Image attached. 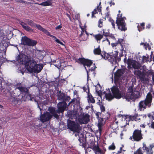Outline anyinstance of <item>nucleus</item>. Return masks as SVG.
<instances>
[{
    "label": "nucleus",
    "instance_id": "1",
    "mask_svg": "<svg viewBox=\"0 0 154 154\" xmlns=\"http://www.w3.org/2000/svg\"><path fill=\"white\" fill-rule=\"evenodd\" d=\"M25 66L28 72L31 73L33 72L36 73L40 72L43 67L42 64H37L34 60H31L29 58L26 61Z\"/></svg>",
    "mask_w": 154,
    "mask_h": 154
},
{
    "label": "nucleus",
    "instance_id": "2",
    "mask_svg": "<svg viewBox=\"0 0 154 154\" xmlns=\"http://www.w3.org/2000/svg\"><path fill=\"white\" fill-rule=\"evenodd\" d=\"M152 96L151 92L147 94L144 100L140 101L138 104V109L140 111H144L146 108H149L152 105V97L154 98V91Z\"/></svg>",
    "mask_w": 154,
    "mask_h": 154
},
{
    "label": "nucleus",
    "instance_id": "3",
    "mask_svg": "<svg viewBox=\"0 0 154 154\" xmlns=\"http://www.w3.org/2000/svg\"><path fill=\"white\" fill-rule=\"evenodd\" d=\"M140 96V92L134 90L132 86H129L128 88V92L124 95V97L126 100L133 101L138 98Z\"/></svg>",
    "mask_w": 154,
    "mask_h": 154
},
{
    "label": "nucleus",
    "instance_id": "4",
    "mask_svg": "<svg viewBox=\"0 0 154 154\" xmlns=\"http://www.w3.org/2000/svg\"><path fill=\"white\" fill-rule=\"evenodd\" d=\"M67 127L71 131L74 132H76L75 134L76 137L79 136V134L82 129V128L78 122L69 120L68 121Z\"/></svg>",
    "mask_w": 154,
    "mask_h": 154
},
{
    "label": "nucleus",
    "instance_id": "5",
    "mask_svg": "<svg viewBox=\"0 0 154 154\" xmlns=\"http://www.w3.org/2000/svg\"><path fill=\"white\" fill-rule=\"evenodd\" d=\"M25 21L27 23L23 22L20 21V24L22 27L27 32H34V30L28 26L27 24L31 27H35L36 23H34L32 20L29 19H26Z\"/></svg>",
    "mask_w": 154,
    "mask_h": 154
},
{
    "label": "nucleus",
    "instance_id": "6",
    "mask_svg": "<svg viewBox=\"0 0 154 154\" xmlns=\"http://www.w3.org/2000/svg\"><path fill=\"white\" fill-rule=\"evenodd\" d=\"M122 14H117V17L116 18V23L117 24L119 29L122 31H125L127 30V28L126 26V24L125 23V20L121 17Z\"/></svg>",
    "mask_w": 154,
    "mask_h": 154
},
{
    "label": "nucleus",
    "instance_id": "7",
    "mask_svg": "<svg viewBox=\"0 0 154 154\" xmlns=\"http://www.w3.org/2000/svg\"><path fill=\"white\" fill-rule=\"evenodd\" d=\"M143 139L142 131L141 129H135L132 135L130 137L129 139L133 141L139 142Z\"/></svg>",
    "mask_w": 154,
    "mask_h": 154
},
{
    "label": "nucleus",
    "instance_id": "8",
    "mask_svg": "<svg viewBox=\"0 0 154 154\" xmlns=\"http://www.w3.org/2000/svg\"><path fill=\"white\" fill-rule=\"evenodd\" d=\"M75 62L83 65L85 67L87 66V67H90L93 64V62L91 60L85 59L84 57L76 59Z\"/></svg>",
    "mask_w": 154,
    "mask_h": 154
},
{
    "label": "nucleus",
    "instance_id": "9",
    "mask_svg": "<svg viewBox=\"0 0 154 154\" xmlns=\"http://www.w3.org/2000/svg\"><path fill=\"white\" fill-rule=\"evenodd\" d=\"M111 90L112 93L115 98L120 99L122 97V94L117 85H113L111 88Z\"/></svg>",
    "mask_w": 154,
    "mask_h": 154
},
{
    "label": "nucleus",
    "instance_id": "10",
    "mask_svg": "<svg viewBox=\"0 0 154 154\" xmlns=\"http://www.w3.org/2000/svg\"><path fill=\"white\" fill-rule=\"evenodd\" d=\"M90 121V116L87 113H83L80 115L78 121L80 124H87Z\"/></svg>",
    "mask_w": 154,
    "mask_h": 154
},
{
    "label": "nucleus",
    "instance_id": "11",
    "mask_svg": "<svg viewBox=\"0 0 154 154\" xmlns=\"http://www.w3.org/2000/svg\"><path fill=\"white\" fill-rule=\"evenodd\" d=\"M110 116V113L108 112H104L102 114L100 119H99V123H98L99 129L100 127H101L102 125L109 119Z\"/></svg>",
    "mask_w": 154,
    "mask_h": 154
},
{
    "label": "nucleus",
    "instance_id": "12",
    "mask_svg": "<svg viewBox=\"0 0 154 154\" xmlns=\"http://www.w3.org/2000/svg\"><path fill=\"white\" fill-rule=\"evenodd\" d=\"M28 59V56L23 53L18 55L16 58V60L19 63L24 65Z\"/></svg>",
    "mask_w": 154,
    "mask_h": 154
},
{
    "label": "nucleus",
    "instance_id": "13",
    "mask_svg": "<svg viewBox=\"0 0 154 154\" xmlns=\"http://www.w3.org/2000/svg\"><path fill=\"white\" fill-rule=\"evenodd\" d=\"M68 106L66 103L60 102L57 104V112L60 114V113H63L65 110L66 108Z\"/></svg>",
    "mask_w": 154,
    "mask_h": 154
},
{
    "label": "nucleus",
    "instance_id": "14",
    "mask_svg": "<svg viewBox=\"0 0 154 154\" xmlns=\"http://www.w3.org/2000/svg\"><path fill=\"white\" fill-rule=\"evenodd\" d=\"M116 55L113 54V55L109 54L105 52H102L101 54V56L105 60H108L109 61L113 63L115 59V57Z\"/></svg>",
    "mask_w": 154,
    "mask_h": 154
},
{
    "label": "nucleus",
    "instance_id": "15",
    "mask_svg": "<svg viewBox=\"0 0 154 154\" xmlns=\"http://www.w3.org/2000/svg\"><path fill=\"white\" fill-rule=\"evenodd\" d=\"M119 44H120L121 46L120 49L121 51H123L124 50V48L126 45L124 39L119 38L118 40L115 43H112L111 45L113 47H114L117 46V45Z\"/></svg>",
    "mask_w": 154,
    "mask_h": 154
},
{
    "label": "nucleus",
    "instance_id": "16",
    "mask_svg": "<svg viewBox=\"0 0 154 154\" xmlns=\"http://www.w3.org/2000/svg\"><path fill=\"white\" fill-rule=\"evenodd\" d=\"M52 117V116L50 114V113L46 112L41 116L40 121L42 122H44L50 120Z\"/></svg>",
    "mask_w": 154,
    "mask_h": 154
},
{
    "label": "nucleus",
    "instance_id": "17",
    "mask_svg": "<svg viewBox=\"0 0 154 154\" xmlns=\"http://www.w3.org/2000/svg\"><path fill=\"white\" fill-rule=\"evenodd\" d=\"M124 70L123 69H118L114 73V80L115 81L118 82L121 76L123 75Z\"/></svg>",
    "mask_w": 154,
    "mask_h": 154
},
{
    "label": "nucleus",
    "instance_id": "18",
    "mask_svg": "<svg viewBox=\"0 0 154 154\" xmlns=\"http://www.w3.org/2000/svg\"><path fill=\"white\" fill-rule=\"evenodd\" d=\"M134 74L138 77L141 81H143L145 79V72L140 70H135L134 72Z\"/></svg>",
    "mask_w": 154,
    "mask_h": 154
},
{
    "label": "nucleus",
    "instance_id": "19",
    "mask_svg": "<svg viewBox=\"0 0 154 154\" xmlns=\"http://www.w3.org/2000/svg\"><path fill=\"white\" fill-rule=\"evenodd\" d=\"M19 97H21V102H24L26 100H32L33 99V97H32L31 94H29L28 93H26L25 94L19 95Z\"/></svg>",
    "mask_w": 154,
    "mask_h": 154
},
{
    "label": "nucleus",
    "instance_id": "20",
    "mask_svg": "<svg viewBox=\"0 0 154 154\" xmlns=\"http://www.w3.org/2000/svg\"><path fill=\"white\" fill-rule=\"evenodd\" d=\"M16 88L18 89L21 93V94L20 95H24V94H25L26 93H28L29 89L27 88L21 86V84H17L16 87Z\"/></svg>",
    "mask_w": 154,
    "mask_h": 154
},
{
    "label": "nucleus",
    "instance_id": "21",
    "mask_svg": "<svg viewBox=\"0 0 154 154\" xmlns=\"http://www.w3.org/2000/svg\"><path fill=\"white\" fill-rule=\"evenodd\" d=\"M77 114L78 111L76 110H69L67 112V116L72 119H76Z\"/></svg>",
    "mask_w": 154,
    "mask_h": 154
},
{
    "label": "nucleus",
    "instance_id": "22",
    "mask_svg": "<svg viewBox=\"0 0 154 154\" xmlns=\"http://www.w3.org/2000/svg\"><path fill=\"white\" fill-rule=\"evenodd\" d=\"M111 128L112 129V131H111V132L109 134L110 135L113 132L117 134V131L119 129L118 122H116L111 125L110 127H109L108 128V132L109 131V129Z\"/></svg>",
    "mask_w": 154,
    "mask_h": 154
},
{
    "label": "nucleus",
    "instance_id": "23",
    "mask_svg": "<svg viewBox=\"0 0 154 154\" xmlns=\"http://www.w3.org/2000/svg\"><path fill=\"white\" fill-rule=\"evenodd\" d=\"M140 115L137 113H135L134 115H130L129 116V120L140 122L141 120V119L140 117Z\"/></svg>",
    "mask_w": 154,
    "mask_h": 154
},
{
    "label": "nucleus",
    "instance_id": "24",
    "mask_svg": "<svg viewBox=\"0 0 154 154\" xmlns=\"http://www.w3.org/2000/svg\"><path fill=\"white\" fill-rule=\"evenodd\" d=\"M48 111L52 114V116H53L54 118L57 119L59 118V116L57 114V110H56L55 108L53 107H50L48 109Z\"/></svg>",
    "mask_w": 154,
    "mask_h": 154
},
{
    "label": "nucleus",
    "instance_id": "25",
    "mask_svg": "<svg viewBox=\"0 0 154 154\" xmlns=\"http://www.w3.org/2000/svg\"><path fill=\"white\" fill-rule=\"evenodd\" d=\"M10 100L12 101V103L16 105L18 103L21 102V97H19V95L17 96V97H11L10 98Z\"/></svg>",
    "mask_w": 154,
    "mask_h": 154
},
{
    "label": "nucleus",
    "instance_id": "26",
    "mask_svg": "<svg viewBox=\"0 0 154 154\" xmlns=\"http://www.w3.org/2000/svg\"><path fill=\"white\" fill-rule=\"evenodd\" d=\"M101 6H100V5L99 6H97V7L93 11H92L91 15V17L92 18H96V17L94 16V15L97 14L98 12H100V13H101Z\"/></svg>",
    "mask_w": 154,
    "mask_h": 154
},
{
    "label": "nucleus",
    "instance_id": "27",
    "mask_svg": "<svg viewBox=\"0 0 154 154\" xmlns=\"http://www.w3.org/2000/svg\"><path fill=\"white\" fill-rule=\"evenodd\" d=\"M90 148L92 149L94 152L96 154H98L100 153L101 152V150L99 148V147L98 144L95 146H91Z\"/></svg>",
    "mask_w": 154,
    "mask_h": 154
},
{
    "label": "nucleus",
    "instance_id": "28",
    "mask_svg": "<svg viewBox=\"0 0 154 154\" xmlns=\"http://www.w3.org/2000/svg\"><path fill=\"white\" fill-rule=\"evenodd\" d=\"M29 38L26 36L22 37L21 39V44L24 45H28Z\"/></svg>",
    "mask_w": 154,
    "mask_h": 154
},
{
    "label": "nucleus",
    "instance_id": "29",
    "mask_svg": "<svg viewBox=\"0 0 154 154\" xmlns=\"http://www.w3.org/2000/svg\"><path fill=\"white\" fill-rule=\"evenodd\" d=\"M65 93L61 92V91H58L57 93V99L59 100H63L65 96Z\"/></svg>",
    "mask_w": 154,
    "mask_h": 154
},
{
    "label": "nucleus",
    "instance_id": "30",
    "mask_svg": "<svg viewBox=\"0 0 154 154\" xmlns=\"http://www.w3.org/2000/svg\"><path fill=\"white\" fill-rule=\"evenodd\" d=\"M78 137H79V140L80 142V145L85 148L86 146V143L85 140L83 137H80L79 136H78Z\"/></svg>",
    "mask_w": 154,
    "mask_h": 154
},
{
    "label": "nucleus",
    "instance_id": "31",
    "mask_svg": "<svg viewBox=\"0 0 154 154\" xmlns=\"http://www.w3.org/2000/svg\"><path fill=\"white\" fill-rule=\"evenodd\" d=\"M52 1V0H47L46 1L43 2L39 5L43 6H51Z\"/></svg>",
    "mask_w": 154,
    "mask_h": 154
},
{
    "label": "nucleus",
    "instance_id": "32",
    "mask_svg": "<svg viewBox=\"0 0 154 154\" xmlns=\"http://www.w3.org/2000/svg\"><path fill=\"white\" fill-rule=\"evenodd\" d=\"M88 94L87 100L88 102L92 103H95V101L94 97H93L92 95L89 93H88Z\"/></svg>",
    "mask_w": 154,
    "mask_h": 154
},
{
    "label": "nucleus",
    "instance_id": "33",
    "mask_svg": "<svg viewBox=\"0 0 154 154\" xmlns=\"http://www.w3.org/2000/svg\"><path fill=\"white\" fill-rule=\"evenodd\" d=\"M105 98L106 100L108 101H111L115 98L113 95L110 92L108 93H106L105 94Z\"/></svg>",
    "mask_w": 154,
    "mask_h": 154
},
{
    "label": "nucleus",
    "instance_id": "34",
    "mask_svg": "<svg viewBox=\"0 0 154 154\" xmlns=\"http://www.w3.org/2000/svg\"><path fill=\"white\" fill-rule=\"evenodd\" d=\"M131 66L134 69H139L141 67L140 64L135 60Z\"/></svg>",
    "mask_w": 154,
    "mask_h": 154
},
{
    "label": "nucleus",
    "instance_id": "35",
    "mask_svg": "<svg viewBox=\"0 0 154 154\" xmlns=\"http://www.w3.org/2000/svg\"><path fill=\"white\" fill-rule=\"evenodd\" d=\"M93 37L97 40V42L100 41L103 38V35L100 34H97L96 35H93Z\"/></svg>",
    "mask_w": 154,
    "mask_h": 154
},
{
    "label": "nucleus",
    "instance_id": "36",
    "mask_svg": "<svg viewBox=\"0 0 154 154\" xmlns=\"http://www.w3.org/2000/svg\"><path fill=\"white\" fill-rule=\"evenodd\" d=\"M103 52H101V50L100 48V46L97 48H95L94 50V54L101 55V54Z\"/></svg>",
    "mask_w": 154,
    "mask_h": 154
},
{
    "label": "nucleus",
    "instance_id": "37",
    "mask_svg": "<svg viewBox=\"0 0 154 154\" xmlns=\"http://www.w3.org/2000/svg\"><path fill=\"white\" fill-rule=\"evenodd\" d=\"M142 144L143 146L142 147V149L144 151V152H146V154L149 153L150 152L149 148L146 146L145 143H143Z\"/></svg>",
    "mask_w": 154,
    "mask_h": 154
},
{
    "label": "nucleus",
    "instance_id": "38",
    "mask_svg": "<svg viewBox=\"0 0 154 154\" xmlns=\"http://www.w3.org/2000/svg\"><path fill=\"white\" fill-rule=\"evenodd\" d=\"M37 42L35 40L29 38L28 46H34L37 44Z\"/></svg>",
    "mask_w": 154,
    "mask_h": 154
},
{
    "label": "nucleus",
    "instance_id": "39",
    "mask_svg": "<svg viewBox=\"0 0 154 154\" xmlns=\"http://www.w3.org/2000/svg\"><path fill=\"white\" fill-rule=\"evenodd\" d=\"M140 45H143L146 50H147V49H148L149 50H150L151 49V47L149 44L147 43V42L143 43L142 42L140 43Z\"/></svg>",
    "mask_w": 154,
    "mask_h": 154
},
{
    "label": "nucleus",
    "instance_id": "40",
    "mask_svg": "<svg viewBox=\"0 0 154 154\" xmlns=\"http://www.w3.org/2000/svg\"><path fill=\"white\" fill-rule=\"evenodd\" d=\"M146 75L149 76L151 75L152 77L154 76V71L153 70L151 69L148 70V71L146 72H145Z\"/></svg>",
    "mask_w": 154,
    "mask_h": 154
},
{
    "label": "nucleus",
    "instance_id": "41",
    "mask_svg": "<svg viewBox=\"0 0 154 154\" xmlns=\"http://www.w3.org/2000/svg\"><path fill=\"white\" fill-rule=\"evenodd\" d=\"M94 67H92L90 69H89L88 70L86 67H85V69L87 72V76L88 78L89 77V72L90 71H94L95 70V69L97 68L96 66L95 65V63L94 64Z\"/></svg>",
    "mask_w": 154,
    "mask_h": 154
},
{
    "label": "nucleus",
    "instance_id": "42",
    "mask_svg": "<svg viewBox=\"0 0 154 154\" xmlns=\"http://www.w3.org/2000/svg\"><path fill=\"white\" fill-rule=\"evenodd\" d=\"M43 32L44 33H45V34H46V35H48L52 38H56V37L54 36V35H51L50 33V32L48 31L47 30H46V29H45L43 31Z\"/></svg>",
    "mask_w": 154,
    "mask_h": 154
},
{
    "label": "nucleus",
    "instance_id": "43",
    "mask_svg": "<svg viewBox=\"0 0 154 154\" xmlns=\"http://www.w3.org/2000/svg\"><path fill=\"white\" fill-rule=\"evenodd\" d=\"M149 57L147 56V57L145 56H143L142 57V60L141 62L142 63H144L145 62H147L148 61Z\"/></svg>",
    "mask_w": 154,
    "mask_h": 154
},
{
    "label": "nucleus",
    "instance_id": "44",
    "mask_svg": "<svg viewBox=\"0 0 154 154\" xmlns=\"http://www.w3.org/2000/svg\"><path fill=\"white\" fill-rule=\"evenodd\" d=\"M115 55L116 56L115 57V59L114 61L116 63H117V62H119L121 60V58L118 56V52L116 51V53L115 54Z\"/></svg>",
    "mask_w": 154,
    "mask_h": 154
},
{
    "label": "nucleus",
    "instance_id": "45",
    "mask_svg": "<svg viewBox=\"0 0 154 154\" xmlns=\"http://www.w3.org/2000/svg\"><path fill=\"white\" fill-rule=\"evenodd\" d=\"M102 30L103 31L102 35H103V36L107 37L109 35L110 32L108 30H106L105 29H103Z\"/></svg>",
    "mask_w": 154,
    "mask_h": 154
},
{
    "label": "nucleus",
    "instance_id": "46",
    "mask_svg": "<svg viewBox=\"0 0 154 154\" xmlns=\"http://www.w3.org/2000/svg\"><path fill=\"white\" fill-rule=\"evenodd\" d=\"M109 21L110 22L112 26V27L114 29H115V21L111 17H109Z\"/></svg>",
    "mask_w": 154,
    "mask_h": 154
},
{
    "label": "nucleus",
    "instance_id": "47",
    "mask_svg": "<svg viewBox=\"0 0 154 154\" xmlns=\"http://www.w3.org/2000/svg\"><path fill=\"white\" fill-rule=\"evenodd\" d=\"M35 26H36V28L37 29L42 32L43 31L44 29H45L44 28H43L40 25L36 23L35 25Z\"/></svg>",
    "mask_w": 154,
    "mask_h": 154
},
{
    "label": "nucleus",
    "instance_id": "48",
    "mask_svg": "<svg viewBox=\"0 0 154 154\" xmlns=\"http://www.w3.org/2000/svg\"><path fill=\"white\" fill-rule=\"evenodd\" d=\"M70 99V97L69 96H67L66 97L65 96L64 98L62 100L63 101L61 102L66 103V102H69Z\"/></svg>",
    "mask_w": 154,
    "mask_h": 154
},
{
    "label": "nucleus",
    "instance_id": "49",
    "mask_svg": "<svg viewBox=\"0 0 154 154\" xmlns=\"http://www.w3.org/2000/svg\"><path fill=\"white\" fill-rule=\"evenodd\" d=\"M95 115L97 118L98 120V123H99V119H100V117L102 116L101 113L99 112H96L95 113Z\"/></svg>",
    "mask_w": 154,
    "mask_h": 154
},
{
    "label": "nucleus",
    "instance_id": "50",
    "mask_svg": "<svg viewBox=\"0 0 154 154\" xmlns=\"http://www.w3.org/2000/svg\"><path fill=\"white\" fill-rule=\"evenodd\" d=\"M134 154H143V152L142 151L140 147L136 151H135L134 153Z\"/></svg>",
    "mask_w": 154,
    "mask_h": 154
},
{
    "label": "nucleus",
    "instance_id": "51",
    "mask_svg": "<svg viewBox=\"0 0 154 154\" xmlns=\"http://www.w3.org/2000/svg\"><path fill=\"white\" fill-rule=\"evenodd\" d=\"M134 60L128 58L127 60V64L128 66H131Z\"/></svg>",
    "mask_w": 154,
    "mask_h": 154
},
{
    "label": "nucleus",
    "instance_id": "52",
    "mask_svg": "<svg viewBox=\"0 0 154 154\" xmlns=\"http://www.w3.org/2000/svg\"><path fill=\"white\" fill-rule=\"evenodd\" d=\"M98 26L100 28L102 27L103 26V21L102 19L99 20L98 22Z\"/></svg>",
    "mask_w": 154,
    "mask_h": 154
},
{
    "label": "nucleus",
    "instance_id": "53",
    "mask_svg": "<svg viewBox=\"0 0 154 154\" xmlns=\"http://www.w3.org/2000/svg\"><path fill=\"white\" fill-rule=\"evenodd\" d=\"M99 105L101 112H104L105 111V109L103 105L101 104H99Z\"/></svg>",
    "mask_w": 154,
    "mask_h": 154
},
{
    "label": "nucleus",
    "instance_id": "54",
    "mask_svg": "<svg viewBox=\"0 0 154 154\" xmlns=\"http://www.w3.org/2000/svg\"><path fill=\"white\" fill-rule=\"evenodd\" d=\"M116 148V146L114 145L113 143H112V144L109 147V150H113L115 149Z\"/></svg>",
    "mask_w": 154,
    "mask_h": 154
},
{
    "label": "nucleus",
    "instance_id": "55",
    "mask_svg": "<svg viewBox=\"0 0 154 154\" xmlns=\"http://www.w3.org/2000/svg\"><path fill=\"white\" fill-rule=\"evenodd\" d=\"M54 39L55 40V41L57 43L62 45H65L61 42H60L58 39H57L56 37V38H54Z\"/></svg>",
    "mask_w": 154,
    "mask_h": 154
},
{
    "label": "nucleus",
    "instance_id": "56",
    "mask_svg": "<svg viewBox=\"0 0 154 154\" xmlns=\"http://www.w3.org/2000/svg\"><path fill=\"white\" fill-rule=\"evenodd\" d=\"M58 61L57 62V64H56L55 66H56V67H57L58 68H60L62 64V63H61L60 61L59 62V63H58Z\"/></svg>",
    "mask_w": 154,
    "mask_h": 154
},
{
    "label": "nucleus",
    "instance_id": "57",
    "mask_svg": "<svg viewBox=\"0 0 154 154\" xmlns=\"http://www.w3.org/2000/svg\"><path fill=\"white\" fill-rule=\"evenodd\" d=\"M138 29V30L140 32H141L142 31L143 29V27L140 26L139 25V24H138V25L137 26Z\"/></svg>",
    "mask_w": 154,
    "mask_h": 154
},
{
    "label": "nucleus",
    "instance_id": "58",
    "mask_svg": "<svg viewBox=\"0 0 154 154\" xmlns=\"http://www.w3.org/2000/svg\"><path fill=\"white\" fill-rule=\"evenodd\" d=\"M108 36L109 37L111 38H112L113 40H116V38L115 37L114 35V34H113L112 33H109V35Z\"/></svg>",
    "mask_w": 154,
    "mask_h": 154
},
{
    "label": "nucleus",
    "instance_id": "59",
    "mask_svg": "<svg viewBox=\"0 0 154 154\" xmlns=\"http://www.w3.org/2000/svg\"><path fill=\"white\" fill-rule=\"evenodd\" d=\"M148 117L152 120L154 119V116L152 115L150 113H148Z\"/></svg>",
    "mask_w": 154,
    "mask_h": 154
},
{
    "label": "nucleus",
    "instance_id": "60",
    "mask_svg": "<svg viewBox=\"0 0 154 154\" xmlns=\"http://www.w3.org/2000/svg\"><path fill=\"white\" fill-rule=\"evenodd\" d=\"M95 146V142L93 141H91V143H90V145H89V146H88V147L90 148V147L91 146Z\"/></svg>",
    "mask_w": 154,
    "mask_h": 154
},
{
    "label": "nucleus",
    "instance_id": "61",
    "mask_svg": "<svg viewBox=\"0 0 154 154\" xmlns=\"http://www.w3.org/2000/svg\"><path fill=\"white\" fill-rule=\"evenodd\" d=\"M151 27V25L150 24H148L146 25V29H149Z\"/></svg>",
    "mask_w": 154,
    "mask_h": 154
},
{
    "label": "nucleus",
    "instance_id": "62",
    "mask_svg": "<svg viewBox=\"0 0 154 154\" xmlns=\"http://www.w3.org/2000/svg\"><path fill=\"white\" fill-rule=\"evenodd\" d=\"M75 100V99L74 98L72 99L69 103L68 105V106L71 103L74 102Z\"/></svg>",
    "mask_w": 154,
    "mask_h": 154
},
{
    "label": "nucleus",
    "instance_id": "63",
    "mask_svg": "<svg viewBox=\"0 0 154 154\" xmlns=\"http://www.w3.org/2000/svg\"><path fill=\"white\" fill-rule=\"evenodd\" d=\"M62 27V26L61 25V24H60V25H59L58 26H57L55 28V29L56 30H57L58 29H59L61 28Z\"/></svg>",
    "mask_w": 154,
    "mask_h": 154
},
{
    "label": "nucleus",
    "instance_id": "64",
    "mask_svg": "<svg viewBox=\"0 0 154 154\" xmlns=\"http://www.w3.org/2000/svg\"><path fill=\"white\" fill-rule=\"evenodd\" d=\"M150 126L152 128L154 129V122H151Z\"/></svg>",
    "mask_w": 154,
    "mask_h": 154
}]
</instances>
